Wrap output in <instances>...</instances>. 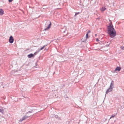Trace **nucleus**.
<instances>
[{
  "mask_svg": "<svg viewBox=\"0 0 124 124\" xmlns=\"http://www.w3.org/2000/svg\"><path fill=\"white\" fill-rule=\"evenodd\" d=\"M106 9V8L104 7H102L101 9V11H103Z\"/></svg>",
  "mask_w": 124,
  "mask_h": 124,
  "instance_id": "1a4fd4ad",
  "label": "nucleus"
},
{
  "mask_svg": "<svg viewBox=\"0 0 124 124\" xmlns=\"http://www.w3.org/2000/svg\"><path fill=\"white\" fill-rule=\"evenodd\" d=\"M91 32L89 30L88 31H87V32L86 34V38H89L90 36L88 35V34L89 33H90Z\"/></svg>",
  "mask_w": 124,
  "mask_h": 124,
  "instance_id": "423d86ee",
  "label": "nucleus"
},
{
  "mask_svg": "<svg viewBox=\"0 0 124 124\" xmlns=\"http://www.w3.org/2000/svg\"><path fill=\"white\" fill-rule=\"evenodd\" d=\"M86 39H85V40H84V41H82L83 42H84V41H86Z\"/></svg>",
  "mask_w": 124,
  "mask_h": 124,
  "instance_id": "f3484780",
  "label": "nucleus"
},
{
  "mask_svg": "<svg viewBox=\"0 0 124 124\" xmlns=\"http://www.w3.org/2000/svg\"><path fill=\"white\" fill-rule=\"evenodd\" d=\"M30 116H23L22 119H20L19 120V121H23L25 119L29 117Z\"/></svg>",
  "mask_w": 124,
  "mask_h": 124,
  "instance_id": "20e7f679",
  "label": "nucleus"
},
{
  "mask_svg": "<svg viewBox=\"0 0 124 124\" xmlns=\"http://www.w3.org/2000/svg\"><path fill=\"white\" fill-rule=\"evenodd\" d=\"M4 11L2 9H0V15H2L4 14Z\"/></svg>",
  "mask_w": 124,
  "mask_h": 124,
  "instance_id": "6e6552de",
  "label": "nucleus"
},
{
  "mask_svg": "<svg viewBox=\"0 0 124 124\" xmlns=\"http://www.w3.org/2000/svg\"><path fill=\"white\" fill-rule=\"evenodd\" d=\"M36 54V53H35L34 54H30L28 55H27L28 57L29 58H30L32 57H34V56Z\"/></svg>",
  "mask_w": 124,
  "mask_h": 124,
  "instance_id": "f03ea898",
  "label": "nucleus"
},
{
  "mask_svg": "<svg viewBox=\"0 0 124 124\" xmlns=\"http://www.w3.org/2000/svg\"><path fill=\"white\" fill-rule=\"evenodd\" d=\"M121 69V68L120 67H117L115 69V71H116L117 70L118 71H119Z\"/></svg>",
  "mask_w": 124,
  "mask_h": 124,
  "instance_id": "0eeeda50",
  "label": "nucleus"
},
{
  "mask_svg": "<svg viewBox=\"0 0 124 124\" xmlns=\"http://www.w3.org/2000/svg\"><path fill=\"white\" fill-rule=\"evenodd\" d=\"M115 115H112L111 116V117H110V118H111L113 117H114L115 116Z\"/></svg>",
  "mask_w": 124,
  "mask_h": 124,
  "instance_id": "f8f14e48",
  "label": "nucleus"
},
{
  "mask_svg": "<svg viewBox=\"0 0 124 124\" xmlns=\"http://www.w3.org/2000/svg\"><path fill=\"white\" fill-rule=\"evenodd\" d=\"M3 111V110H2L1 109H0V112H2Z\"/></svg>",
  "mask_w": 124,
  "mask_h": 124,
  "instance_id": "2eb2a0df",
  "label": "nucleus"
},
{
  "mask_svg": "<svg viewBox=\"0 0 124 124\" xmlns=\"http://www.w3.org/2000/svg\"><path fill=\"white\" fill-rule=\"evenodd\" d=\"M9 39H13V37L12 36H11L9 38Z\"/></svg>",
  "mask_w": 124,
  "mask_h": 124,
  "instance_id": "4468645a",
  "label": "nucleus"
},
{
  "mask_svg": "<svg viewBox=\"0 0 124 124\" xmlns=\"http://www.w3.org/2000/svg\"><path fill=\"white\" fill-rule=\"evenodd\" d=\"M122 49H124V47H123V48H122Z\"/></svg>",
  "mask_w": 124,
  "mask_h": 124,
  "instance_id": "6ab92c4d",
  "label": "nucleus"
},
{
  "mask_svg": "<svg viewBox=\"0 0 124 124\" xmlns=\"http://www.w3.org/2000/svg\"><path fill=\"white\" fill-rule=\"evenodd\" d=\"M13 0H8V1L9 2H11Z\"/></svg>",
  "mask_w": 124,
  "mask_h": 124,
  "instance_id": "dca6fc26",
  "label": "nucleus"
},
{
  "mask_svg": "<svg viewBox=\"0 0 124 124\" xmlns=\"http://www.w3.org/2000/svg\"><path fill=\"white\" fill-rule=\"evenodd\" d=\"M51 25V22H50L48 26V27L45 29V30H47L48 29H49L50 28Z\"/></svg>",
  "mask_w": 124,
  "mask_h": 124,
  "instance_id": "39448f33",
  "label": "nucleus"
},
{
  "mask_svg": "<svg viewBox=\"0 0 124 124\" xmlns=\"http://www.w3.org/2000/svg\"><path fill=\"white\" fill-rule=\"evenodd\" d=\"M109 21L110 23H109L108 27V32L110 37L112 38L116 35V33L115 29L113 27L111 21L109 20Z\"/></svg>",
  "mask_w": 124,
  "mask_h": 124,
  "instance_id": "f257e3e1",
  "label": "nucleus"
},
{
  "mask_svg": "<svg viewBox=\"0 0 124 124\" xmlns=\"http://www.w3.org/2000/svg\"><path fill=\"white\" fill-rule=\"evenodd\" d=\"M112 90V87L111 86V84L109 88L108 89L106 92V93H108L111 91Z\"/></svg>",
  "mask_w": 124,
  "mask_h": 124,
  "instance_id": "7ed1b4c3",
  "label": "nucleus"
},
{
  "mask_svg": "<svg viewBox=\"0 0 124 124\" xmlns=\"http://www.w3.org/2000/svg\"><path fill=\"white\" fill-rule=\"evenodd\" d=\"M14 41V39H9V41L10 43H12Z\"/></svg>",
  "mask_w": 124,
  "mask_h": 124,
  "instance_id": "9d476101",
  "label": "nucleus"
},
{
  "mask_svg": "<svg viewBox=\"0 0 124 124\" xmlns=\"http://www.w3.org/2000/svg\"><path fill=\"white\" fill-rule=\"evenodd\" d=\"M96 41H98V39H96Z\"/></svg>",
  "mask_w": 124,
  "mask_h": 124,
  "instance_id": "a211bd4d",
  "label": "nucleus"
},
{
  "mask_svg": "<svg viewBox=\"0 0 124 124\" xmlns=\"http://www.w3.org/2000/svg\"><path fill=\"white\" fill-rule=\"evenodd\" d=\"M48 44H47L46 45H45L44 46H43V47H42L40 49V50H42L43 49V48H44V47L46 46H47V45H48Z\"/></svg>",
  "mask_w": 124,
  "mask_h": 124,
  "instance_id": "9b49d317",
  "label": "nucleus"
},
{
  "mask_svg": "<svg viewBox=\"0 0 124 124\" xmlns=\"http://www.w3.org/2000/svg\"><path fill=\"white\" fill-rule=\"evenodd\" d=\"M79 13H76L75 14V16L77 15Z\"/></svg>",
  "mask_w": 124,
  "mask_h": 124,
  "instance_id": "ddd939ff",
  "label": "nucleus"
}]
</instances>
